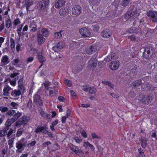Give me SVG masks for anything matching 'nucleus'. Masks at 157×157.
<instances>
[{
  "instance_id": "obj_1",
  "label": "nucleus",
  "mask_w": 157,
  "mask_h": 157,
  "mask_svg": "<svg viewBox=\"0 0 157 157\" xmlns=\"http://www.w3.org/2000/svg\"><path fill=\"white\" fill-rule=\"evenodd\" d=\"M138 15V14L136 12H133L132 10L128 11L127 13L125 14L124 18L126 20V21H129L133 20Z\"/></svg>"
},
{
  "instance_id": "obj_2",
  "label": "nucleus",
  "mask_w": 157,
  "mask_h": 157,
  "mask_svg": "<svg viewBox=\"0 0 157 157\" xmlns=\"http://www.w3.org/2000/svg\"><path fill=\"white\" fill-rule=\"evenodd\" d=\"M27 144V141L24 138H22L16 144V146L19 151L21 152Z\"/></svg>"
},
{
  "instance_id": "obj_3",
  "label": "nucleus",
  "mask_w": 157,
  "mask_h": 157,
  "mask_svg": "<svg viewBox=\"0 0 157 157\" xmlns=\"http://www.w3.org/2000/svg\"><path fill=\"white\" fill-rule=\"evenodd\" d=\"M79 32L80 34L84 37H88L90 36V31L86 28L80 29L79 30Z\"/></svg>"
},
{
  "instance_id": "obj_4",
  "label": "nucleus",
  "mask_w": 157,
  "mask_h": 157,
  "mask_svg": "<svg viewBox=\"0 0 157 157\" xmlns=\"http://www.w3.org/2000/svg\"><path fill=\"white\" fill-rule=\"evenodd\" d=\"M28 120L29 119L27 117H23L16 122V126L20 127L21 125H25L27 123Z\"/></svg>"
},
{
  "instance_id": "obj_5",
  "label": "nucleus",
  "mask_w": 157,
  "mask_h": 157,
  "mask_svg": "<svg viewBox=\"0 0 157 157\" xmlns=\"http://www.w3.org/2000/svg\"><path fill=\"white\" fill-rule=\"evenodd\" d=\"M97 63V59L95 58H92L89 61L88 67L89 69L93 70L95 67Z\"/></svg>"
},
{
  "instance_id": "obj_6",
  "label": "nucleus",
  "mask_w": 157,
  "mask_h": 157,
  "mask_svg": "<svg viewBox=\"0 0 157 157\" xmlns=\"http://www.w3.org/2000/svg\"><path fill=\"white\" fill-rule=\"evenodd\" d=\"M149 97L147 95H144L143 94H140L139 95L138 98L137 102L140 101H141L144 103L146 104L148 103L149 101Z\"/></svg>"
},
{
  "instance_id": "obj_7",
  "label": "nucleus",
  "mask_w": 157,
  "mask_h": 157,
  "mask_svg": "<svg viewBox=\"0 0 157 157\" xmlns=\"http://www.w3.org/2000/svg\"><path fill=\"white\" fill-rule=\"evenodd\" d=\"M10 62L9 57L6 55H4L1 58L0 66L2 67L5 66L8 64Z\"/></svg>"
},
{
  "instance_id": "obj_8",
  "label": "nucleus",
  "mask_w": 157,
  "mask_h": 157,
  "mask_svg": "<svg viewBox=\"0 0 157 157\" xmlns=\"http://www.w3.org/2000/svg\"><path fill=\"white\" fill-rule=\"evenodd\" d=\"M147 15L151 18L153 22H157V12L154 11H149L147 13Z\"/></svg>"
},
{
  "instance_id": "obj_9",
  "label": "nucleus",
  "mask_w": 157,
  "mask_h": 157,
  "mask_svg": "<svg viewBox=\"0 0 157 157\" xmlns=\"http://www.w3.org/2000/svg\"><path fill=\"white\" fill-rule=\"evenodd\" d=\"M72 11L73 14L75 15H79L81 12V8L79 6H75L72 8Z\"/></svg>"
},
{
  "instance_id": "obj_10",
  "label": "nucleus",
  "mask_w": 157,
  "mask_h": 157,
  "mask_svg": "<svg viewBox=\"0 0 157 157\" xmlns=\"http://www.w3.org/2000/svg\"><path fill=\"white\" fill-rule=\"evenodd\" d=\"M119 66V63L118 61H113L110 63L109 68L112 70L115 71L118 69Z\"/></svg>"
},
{
  "instance_id": "obj_11",
  "label": "nucleus",
  "mask_w": 157,
  "mask_h": 157,
  "mask_svg": "<svg viewBox=\"0 0 157 157\" xmlns=\"http://www.w3.org/2000/svg\"><path fill=\"white\" fill-rule=\"evenodd\" d=\"M97 50V47L95 45H93L91 47H88L86 50V53L90 54H92Z\"/></svg>"
},
{
  "instance_id": "obj_12",
  "label": "nucleus",
  "mask_w": 157,
  "mask_h": 157,
  "mask_svg": "<svg viewBox=\"0 0 157 157\" xmlns=\"http://www.w3.org/2000/svg\"><path fill=\"white\" fill-rule=\"evenodd\" d=\"M12 90V88L8 85L5 86L3 89L2 94L5 96H9L10 94V91Z\"/></svg>"
},
{
  "instance_id": "obj_13",
  "label": "nucleus",
  "mask_w": 157,
  "mask_h": 157,
  "mask_svg": "<svg viewBox=\"0 0 157 157\" xmlns=\"http://www.w3.org/2000/svg\"><path fill=\"white\" fill-rule=\"evenodd\" d=\"M49 3V0H42L39 3V6L41 10L44 9L48 5Z\"/></svg>"
},
{
  "instance_id": "obj_14",
  "label": "nucleus",
  "mask_w": 157,
  "mask_h": 157,
  "mask_svg": "<svg viewBox=\"0 0 157 157\" xmlns=\"http://www.w3.org/2000/svg\"><path fill=\"white\" fill-rule=\"evenodd\" d=\"M29 27L31 28V31L35 32L36 30V25L34 20L31 21L29 22Z\"/></svg>"
},
{
  "instance_id": "obj_15",
  "label": "nucleus",
  "mask_w": 157,
  "mask_h": 157,
  "mask_svg": "<svg viewBox=\"0 0 157 157\" xmlns=\"http://www.w3.org/2000/svg\"><path fill=\"white\" fill-rule=\"evenodd\" d=\"M83 146L86 148H87L88 147H89V148L91 149L92 151H94L95 149V148L94 146L88 141H85L84 142Z\"/></svg>"
},
{
  "instance_id": "obj_16",
  "label": "nucleus",
  "mask_w": 157,
  "mask_h": 157,
  "mask_svg": "<svg viewBox=\"0 0 157 157\" xmlns=\"http://www.w3.org/2000/svg\"><path fill=\"white\" fill-rule=\"evenodd\" d=\"M64 45V44L62 43H59L56 46H55L53 47L52 48L53 50L55 52H56L58 51L59 49L62 48Z\"/></svg>"
},
{
  "instance_id": "obj_17",
  "label": "nucleus",
  "mask_w": 157,
  "mask_h": 157,
  "mask_svg": "<svg viewBox=\"0 0 157 157\" xmlns=\"http://www.w3.org/2000/svg\"><path fill=\"white\" fill-rule=\"evenodd\" d=\"M65 4V2L63 0H58L55 5L56 8H59Z\"/></svg>"
},
{
  "instance_id": "obj_18",
  "label": "nucleus",
  "mask_w": 157,
  "mask_h": 157,
  "mask_svg": "<svg viewBox=\"0 0 157 157\" xmlns=\"http://www.w3.org/2000/svg\"><path fill=\"white\" fill-rule=\"evenodd\" d=\"M101 36L104 38H107L110 36V33L107 30L103 31L101 33Z\"/></svg>"
},
{
  "instance_id": "obj_19",
  "label": "nucleus",
  "mask_w": 157,
  "mask_h": 157,
  "mask_svg": "<svg viewBox=\"0 0 157 157\" xmlns=\"http://www.w3.org/2000/svg\"><path fill=\"white\" fill-rule=\"evenodd\" d=\"M37 37L38 43L39 44H41L44 42L45 39L41 34H38L37 35Z\"/></svg>"
},
{
  "instance_id": "obj_20",
  "label": "nucleus",
  "mask_w": 157,
  "mask_h": 157,
  "mask_svg": "<svg viewBox=\"0 0 157 157\" xmlns=\"http://www.w3.org/2000/svg\"><path fill=\"white\" fill-rule=\"evenodd\" d=\"M114 57V54L113 53H111L104 59V60L107 62H109L113 59Z\"/></svg>"
},
{
  "instance_id": "obj_21",
  "label": "nucleus",
  "mask_w": 157,
  "mask_h": 157,
  "mask_svg": "<svg viewBox=\"0 0 157 157\" xmlns=\"http://www.w3.org/2000/svg\"><path fill=\"white\" fill-rule=\"evenodd\" d=\"M46 132L44 128L43 127H38L35 130V132L36 133L41 132L45 134Z\"/></svg>"
},
{
  "instance_id": "obj_22",
  "label": "nucleus",
  "mask_w": 157,
  "mask_h": 157,
  "mask_svg": "<svg viewBox=\"0 0 157 157\" xmlns=\"http://www.w3.org/2000/svg\"><path fill=\"white\" fill-rule=\"evenodd\" d=\"M21 92L20 90H14L11 93V95L13 97H17L20 95Z\"/></svg>"
},
{
  "instance_id": "obj_23",
  "label": "nucleus",
  "mask_w": 157,
  "mask_h": 157,
  "mask_svg": "<svg viewBox=\"0 0 157 157\" xmlns=\"http://www.w3.org/2000/svg\"><path fill=\"white\" fill-rule=\"evenodd\" d=\"M18 77H17L14 79H12L10 78H8V80L9 81L10 84L13 86H15L16 84V81L17 79H18Z\"/></svg>"
},
{
  "instance_id": "obj_24",
  "label": "nucleus",
  "mask_w": 157,
  "mask_h": 157,
  "mask_svg": "<svg viewBox=\"0 0 157 157\" xmlns=\"http://www.w3.org/2000/svg\"><path fill=\"white\" fill-rule=\"evenodd\" d=\"M73 151H74L80 157H82L83 155V153L81 151V150L77 148L75 149L74 148L72 149Z\"/></svg>"
},
{
  "instance_id": "obj_25",
  "label": "nucleus",
  "mask_w": 157,
  "mask_h": 157,
  "mask_svg": "<svg viewBox=\"0 0 157 157\" xmlns=\"http://www.w3.org/2000/svg\"><path fill=\"white\" fill-rule=\"evenodd\" d=\"M59 121L58 119H56L54 121L52 122L50 126V128L52 131L55 130L54 127L58 123Z\"/></svg>"
},
{
  "instance_id": "obj_26",
  "label": "nucleus",
  "mask_w": 157,
  "mask_h": 157,
  "mask_svg": "<svg viewBox=\"0 0 157 157\" xmlns=\"http://www.w3.org/2000/svg\"><path fill=\"white\" fill-rule=\"evenodd\" d=\"M8 129L9 127H5L3 129L0 130V136L2 137L4 136Z\"/></svg>"
},
{
  "instance_id": "obj_27",
  "label": "nucleus",
  "mask_w": 157,
  "mask_h": 157,
  "mask_svg": "<svg viewBox=\"0 0 157 157\" xmlns=\"http://www.w3.org/2000/svg\"><path fill=\"white\" fill-rule=\"evenodd\" d=\"M32 4V0H25V5L27 10H28L29 6Z\"/></svg>"
},
{
  "instance_id": "obj_28",
  "label": "nucleus",
  "mask_w": 157,
  "mask_h": 157,
  "mask_svg": "<svg viewBox=\"0 0 157 157\" xmlns=\"http://www.w3.org/2000/svg\"><path fill=\"white\" fill-rule=\"evenodd\" d=\"M141 83V81L140 80H137L132 83L131 86L132 88L135 87L136 86H138Z\"/></svg>"
},
{
  "instance_id": "obj_29",
  "label": "nucleus",
  "mask_w": 157,
  "mask_h": 157,
  "mask_svg": "<svg viewBox=\"0 0 157 157\" xmlns=\"http://www.w3.org/2000/svg\"><path fill=\"white\" fill-rule=\"evenodd\" d=\"M140 140L141 141L142 147L144 148L146 147L147 145V140L145 139L141 138Z\"/></svg>"
},
{
  "instance_id": "obj_30",
  "label": "nucleus",
  "mask_w": 157,
  "mask_h": 157,
  "mask_svg": "<svg viewBox=\"0 0 157 157\" xmlns=\"http://www.w3.org/2000/svg\"><path fill=\"white\" fill-rule=\"evenodd\" d=\"M41 33L43 36H44L46 37L49 35V32L47 29H42L41 30Z\"/></svg>"
},
{
  "instance_id": "obj_31",
  "label": "nucleus",
  "mask_w": 157,
  "mask_h": 157,
  "mask_svg": "<svg viewBox=\"0 0 157 157\" xmlns=\"http://www.w3.org/2000/svg\"><path fill=\"white\" fill-rule=\"evenodd\" d=\"M21 115V113L18 112L14 115L12 119L13 120H14V122H15Z\"/></svg>"
},
{
  "instance_id": "obj_32",
  "label": "nucleus",
  "mask_w": 157,
  "mask_h": 157,
  "mask_svg": "<svg viewBox=\"0 0 157 157\" xmlns=\"http://www.w3.org/2000/svg\"><path fill=\"white\" fill-rule=\"evenodd\" d=\"M34 101L36 102H40L41 101L40 96L37 94H36L34 97Z\"/></svg>"
},
{
  "instance_id": "obj_33",
  "label": "nucleus",
  "mask_w": 157,
  "mask_h": 157,
  "mask_svg": "<svg viewBox=\"0 0 157 157\" xmlns=\"http://www.w3.org/2000/svg\"><path fill=\"white\" fill-rule=\"evenodd\" d=\"M14 120H13L12 119H8L6 122L5 124V125L6 126V127H8L10 125L14 122Z\"/></svg>"
},
{
  "instance_id": "obj_34",
  "label": "nucleus",
  "mask_w": 157,
  "mask_h": 157,
  "mask_svg": "<svg viewBox=\"0 0 157 157\" xmlns=\"http://www.w3.org/2000/svg\"><path fill=\"white\" fill-rule=\"evenodd\" d=\"M88 91L90 93L93 94H95L96 93L97 90L93 87H90V88H89V90Z\"/></svg>"
},
{
  "instance_id": "obj_35",
  "label": "nucleus",
  "mask_w": 157,
  "mask_h": 157,
  "mask_svg": "<svg viewBox=\"0 0 157 157\" xmlns=\"http://www.w3.org/2000/svg\"><path fill=\"white\" fill-rule=\"evenodd\" d=\"M131 0H122L121 5L124 6H126L129 4Z\"/></svg>"
},
{
  "instance_id": "obj_36",
  "label": "nucleus",
  "mask_w": 157,
  "mask_h": 157,
  "mask_svg": "<svg viewBox=\"0 0 157 157\" xmlns=\"http://www.w3.org/2000/svg\"><path fill=\"white\" fill-rule=\"evenodd\" d=\"M10 46L12 49L15 48V40L11 38L10 39Z\"/></svg>"
},
{
  "instance_id": "obj_37",
  "label": "nucleus",
  "mask_w": 157,
  "mask_h": 157,
  "mask_svg": "<svg viewBox=\"0 0 157 157\" xmlns=\"http://www.w3.org/2000/svg\"><path fill=\"white\" fill-rule=\"evenodd\" d=\"M59 13L62 16L64 15L67 14V11L65 9H61L60 10Z\"/></svg>"
},
{
  "instance_id": "obj_38",
  "label": "nucleus",
  "mask_w": 157,
  "mask_h": 157,
  "mask_svg": "<svg viewBox=\"0 0 157 157\" xmlns=\"http://www.w3.org/2000/svg\"><path fill=\"white\" fill-rule=\"evenodd\" d=\"M21 22L19 18H17L15 19L13 22V25L15 26H16L17 25L20 24Z\"/></svg>"
},
{
  "instance_id": "obj_39",
  "label": "nucleus",
  "mask_w": 157,
  "mask_h": 157,
  "mask_svg": "<svg viewBox=\"0 0 157 157\" xmlns=\"http://www.w3.org/2000/svg\"><path fill=\"white\" fill-rule=\"evenodd\" d=\"M38 59L40 62H42L45 61V58L41 55H39L38 56Z\"/></svg>"
},
{
  "instance_id": "obj_40",
  "label": "nucleus",
  "mask_w": 157,
  "mask_h": 157,
  "mask_svg": "<svg viewBox=\"0 0 157 157\" xmlns=\"http://www.w3.org/2000/svg\"><path fill=\"white\" fill-rule=\"evenodd\" d=\"M40 114L41 116H42L43 117L45 118H48L50 116L49 114L45 113L43 111H41L40 113Z\"/></svg>"
},
{
  "instance_id": "obj_41",
  "label": "nucleus",
  "mask_w": 157,
  "mask_h": 157,
  "mask_svg": "<svg viewBox=\"0 0 157 157\" xmlns=\"http://www.w3.org/2000/svg\"><path fill=\"white\" fill-rule=\"evenodd\" d=\"M102 83L105 85H108L112 88H113V85L111 84L109 82L106 81H104L102 82Z\"/></svg>"
},
{
  "instance_id": "obj_42",
  "label": "nucleus",
  "mask_w": 157,
  "mask_h": 157,
  "mask_svg": "<svg viewBox=\"0 0 157 157\" xmlns=\"http://www.w3.org/2000/svg\"><path fill=\"white\" fill-rule=\"evenodd\" d=\"M23 25H24L23 24H22L21 25V27L19 28L17 30V33L18 34V35L19 36H20L21 35V34L22 33L21 31V30L22 29V27H23Z\"/></svg>"
},
{
  "instance_id": "obj_43",
  "label": "nucleus",
  "mask_w": 157,
  "mask_h": 157,
  "mask_svg": "<svg viewBox=\"0 0 157 157\" xmlns=\"http://www.w3.org/2000/svg\"><path fill=\"white\" fill-rule=\"evenodd\" d=\"M6 27L7 28H9L11 25V21L10 19H8L6 21Z\"/></svg>"
},
{
  "instance_id": "obj_44",
  "label": "nucleus",
  "mask_w": 157,
  "mask_h": 157,
  "mask_svg": "<svg viewBox=\"0 0 157 157\" xmlns=\"http://www.w3.org/2000/svg\"><path fill=\"white\" fill-rule=\"evenodd\" d=\"M44 86L47 90L48 89V86L51 85V83L48 81H46L44 83Z\"/></svg>"
},
{
  "instance_id": "obj_45",
  "label": "nucleus",
  "mask_w": 157,
  "mask_h": 157,
  "mask_svg": "<svg viewBox=\"0 0 157 157\" xmlns=\"http://www.w3.org/2000/svg\"><path fill=\"white\" fill-rule=\"evenodd\" d=\"M54 36L57 38H60L61 36V34L60 32L55 33H54Z\"/></svg>"
},
{
  "instance_id": "obj_46",
  "label": "nucleus",
  "mask_w": 157,
  "mask_h": 157,
  "mask_svg": "<svg viewBox=\"0 0 157 157\" xmlns=\"http://www.w3.org/2000/svg\"><path fill=\"white\" fill-rule=\"evenodd\" d=\"M34 59V57L32 56L29 57H28L26 60V62H27V63H31L33 61Z\"/></svg>"
},
{
  "instance_id": "obj_47",
  "label": "nucleus",
  "mask_w": 157,
  "mask_h": 157,
  "mask_svg": "<svg viewBox=\"0 0 157 157\" xmlns=\"http://www.w3.org/2000/svg\"><path fill=\"white\" fill-rule=\"evenodd\" d=\"M15 112L14 110H10L8 111L6 114L7 115L9 116H12L14 114Z\"/></svg>"
},
{
  "instance_id": "obj_48",
  "label": "nucleus",
  "mask_w": 157,
  "mask_h": 157,
  "mask_svg": "<svg viewBox=\"0 0 157 157\" xmlns=\"http://www.w3.org/2000/svg\"><path fill=\"white\" fill-rule=\"evenodd\" d=\"M64 83L68 87H71L72 85L71 82L68 79H66L64 81Z\"/></svg>"
},
{
  "instance_id": "obj_49",
  "label": "nucleus",
  "mask_w": 157,
  "mask_h": 157,
  "mask_svg": "<svg viewBox=\"0 0 157 157\" xmlns=\"http://www.w3.org/2000/svg\"><path fill=\"white\" fill-rule=\"evenodd\" d=\"M150 53V48L149 47H147L144 50V51L143 53V56H144V54L147 53L149 54Z\"/></svg>"
},
{
  "instance_id": "obj_50",
  "label": "nucleus",
  "mask_w": 157,
  "mask_h": 157,
  "mask_svg": "<svg viewBox=\"0 0 157 157\" xmlns=\"http://www.w3.org/2000/svg\"><path fill=\"white\" fill-rule=\"evenodd\" d=\"M22 129L21 128L19 129L17 132V136L18 137L20 136L22 134Z\"/></svg>"
},
{
  "instance_id": "obj_51",
  "label": "nucleus",
  "mask_w": 157,
  "mask_h": 157,
  "mask_svg": "<svg viewBox=\"0 0 157 157\" xmlns=\"http://www.w3.org/2000/svg\"><path fill=\"white\" fill-rule=\"evenodd\" d=\"M90 87L89 86L86 85L82 86V89L85 91H88Z\"/></svg>"
},
{
  "instance_id": "obj_52",
  "label": "nucleus",
  "mask_w": 157,
  "mask_h": 157,
  "mask_svg": "<svg viewBox=\"0 0 157 157\" xmlns=\"http://www.w3.org/2000/svg\"><path fill=\"white\" fill-rule=\"evenodd\" d=\"M10 105L14 109H17L18 106V105L17 103L13 102L11 103Z\"/></svg>"
},
{
  "instance_id": "obj_53",
  "label": "nucleus",
  "mask_w": 157,
  "mask_h": 157,
  "mask_svg": "<svg viewBox=\"0 0 157 157\" xmlns=\"http://www.w3.org/2000/svg\"><path fill=\"white\" fill-rule=\"evenodd\" d=\"M21 45L19 44H18L16 46V50L17 52H19L21 50Z\"/></svg>"
},
{
  "instance_id": "obj_54",
  "label": "nucleus",
  "mask_w": 157,
  "mask_h": 157,
  "mask_svg": "<svg viewBox=\"0 0 157 157\" xmlns=\"http://www.w3.org/2000/svg\"><path fill=\"white\" fill-rule=\"evenodd\" d=\"M18 75V73H15L12 74L10 76V78H11L12 79H14V78L17 75Z\"/></svg>"
},
{
  "instance_id": "obj_55",
  "label": "nucleus",
  "mask_w": 157,
  "mask_h": 157,
  "mask_svg": "<svg viewBox=\"0 0 157 157\" xmlns=\"http://www.w3.org/2000/svg\"><path fill=\"white\" fill-rule=\"evenodd\" d=\"M74 139L75 141L78 144L80 143L82 141V140L78 138L77 137H75Z\"/></svg>"
},
{
  "instance_id": "obj_56",
  "label": "nucleus",
  "mask_w": 157,
  "mask_h": 157,
  "mask_svg": "<svg viewBox=\"0 0 157 157\" xmlns=\"http://www.w3.org/2000/svg\"><path fill=\"white\" fill-rule=\"evenodd\" d=\"M8 108L6 107H2L0 108V110L2 112H5L7 110Z\"/></svg>"
},
{
  "instance_id": "obj_57",
  "label": "nucleus",
  "mask_w": 157,
  "mask_h": 157,
  "mask_svg": "<svg viewBox=\"0 0 157 157\" xmlns=\"http://www.w3.org/2000/svg\"><path fill=\"white\" fill-rule=\"evenodd\" d=\"M36 143V142L35 140H33L29 144L28 146L29 147L33 146Z\"/></svg>"
},
{
  "instance_id": "obj_58",
  "label": "nucleus",
  "mask_w": 157,
  "mask_h": 157,
  "mask_svg": "<svg viewBox=\"0 0 157 157\" xmlns=\"http://www.w3.org/2000/svg\"><path fill=\"white\" fill-rule=\"evenodd\" d=\"M67 118V117L65 116L62 117L61 119V121L62 123L63 124L65 123L66 122V120Z\"/></svg>"
},
{
  "instance_id": "obj_59",
  "label": "nucleus",
  "mask_w": 157,
  "mask_h": 157,
  "mask_svg": "<svg viewBox=\"0 0 157 157\" xmlns=\"http://www.w3.org/2000/svg\"><path fill=\"white\" fill-rule=\"evenodd\" d=\"M5 38L2 37H0V48L1 47L2 45L5 40Z\"/></svg>"
},
{
  "instance_id": "obj_60",
  "label": "nucleus",
  "mask_w": 157,
  "mask_h": 157,
  "mask_svg": "<svg viewBox=\"0 0 157 157\" xmlns=\"http://www.w3.org/2000/svg\"><path fill=\"white\" fill-rule=\"evenodd\" d=\"M80 107L87 108L90 106V105L88 104H81L79 105Z\"/></svg>"
},
{
  "instance_id": "obj_61",
  "label": "nucleus",
  "mask_w": 157,
  "mask_h": 157,
  "mask_svg": "<svg viewBox=\"0 0 157 157\" xmlns=\"http://www.w3.org/2000/svg\"><path fill=\"white\" fill-rule=\"evenodd\" d=\"M82 135L84 138H86L87 137V135L85 131L83 130L82 131H81V133Z\"/></svg>"
},
{
  "instance_id": "obj_62",
  "label": "nucleus",
  "mask_w": 157,
  "mask_h": 157,
  "mask_svg": "<svg viewBox=\"0 0 157 157\" xmlns=\"http://www.w3.org/2000/svg\"><path fill=\"white\" fill-rule=\"evenodd\" d=\"M91 136L93 139L95 138H98V136L95 133H93L91 134Z\"/></svg>"
},
{
  "instance_id": "obj_63",
  "label": "nucleus",
  "mask_w": 157,
  "mask_h": 157,
  "mask_svg": "<svg viewBox=\"0 0 157 157\" xmlns=\"http://www.w3.org/2000/svg\"><path fill=\"white\" fill-rule=\"evenodd\" d=\"M13 131L12 129H10L7 134V137L9 138L10 135L13 133Z\"/></svg>"
},
{
  "instance_id": "obj_64",
  "label": "nucleus",
  "mask_w": 157,
  "mask_h": 157,
  "mask_svg": "<svg viewBox=\"0 0 157 157\" xmlns=\"http://www.w3.org/2000/svg\"><path fill=\"white\" fill-rule=\"evenodd\" d=\"M19 59H14L13 62V64L14 65H17V64L18 63Z\"/></svg>"
}]
</instances>
